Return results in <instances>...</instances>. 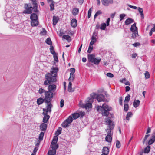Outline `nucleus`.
I'll return each instance as SVG.
<instances>
[{
	"label": "nucleus",
	"mask_w": 155,
	"mask_h": 155,
	"mask_svg": "<svg viewBox=\"0 0 155 155\" xmlns=\"http://www.w3.org/2000/svg\"><path fill=\"white\" fill-rule=\"evenodd\" d=\"M140 44L138 42L135 43L133 44V45L134 47H137V46H139L140 45Z\"/></svg>",
	"instance_id": "obj_63"
},
{
	"label": "nucleus",
	"mask_w": 155,
	"mask_h": 155,
	"mask_svg": "<svg viewBox=\"0 0 155 155\" xmlns=\"http://www.w3.org/2000/svg\"><path fill=\"white\" fill-rule=\"evenodd\" d=\"M102 14V12L101 10H98L96 12L94 16V19H95L99 15Z\"/></svg>",
	"instance_id": "obj_44"
},
{
	"label": "nucleus",
	"mask_w": 155,
	"mask_h": 155,
	"mask_svg": "<svg viewBox=\"0 0 155 155\" xmlns=\"http://www.w3.org/2000/svg\"><path fill=\"white\" fill-rule=\"evenodd\" d=\"M126 16L125 14H121L120 15V20L121 21Z\"/></svg>",
	"instance_id": "obj_50"
},
{
	"label": "nucleus",
	"mask_w": 155,
	"mask_h": 155,
	"mask_svg": "<svg viewBox=\"0 0 155 155\" xmlns=\"http://www.w3.org/2000/svg\"><path fill=\"white\" fill-rule=\"evenodd\" d=\"M123 98L122 97H120L119 98V103L121 105H122Z\"/></svg>",
	"instance_id": "obj_62"
},
{
	"label": "nucleus",
	"mask_w": 155,
	"mask_h": 155,
	"mask_svg": "<svg viewBox=\"0 0 155 155\" xmlns=\"http://www.w3.org/2000/svg\"><path fill=\"white\" fill-rule=\"evenodd\" d=\"M64 101L63 99H61V100L60 104V107H62L64 105Z\"/></svg>",
	"instance_id": "obj_56"
},
{
	"label": "nucleus",
	"mask_w": 155,
	"mask_h": 155,
	"mask_svg": "<svg viewBox=\"0 0 155 155\" xmlns=\"http://www.w3.org/2000/svg\"><path fill=\"white\" fill-rule=\"evenodd\" d=\"M56 153V150H51L48 151V154L49 155H54Z\"/></svg>",
	"instance_id": "obj_29"
},
{
	"label": "nucleus",
	"mask_w": 155,
	"mask_h": 155,
	"mask_svg": "<svg viewBox=\"0 0 155 155\" xmlns=\"http://www.w3.org/2000/svg\"><path fill=\"white\" fill-rule=\"evenodd\" d=\"M130 96L129 94H128L125 98L124 102L125 103H127L130 100Z\"/></svg>",
	"instance_id": "obj_40"
},
{
	"label": "nucleus",
	"mask_w": 155,
	"mask_h": 155,
	"mask_svg": "<svg viewBox=\"0 0 155 155\" xmlns=\"http://www.w3.org/2000/svg\"><path fill=\"white\" fill-rule=\"evenodd\" d=\"M88 59L89 62H91L92 63L94 62V60L95 58V55L94 54H88Z\"/></svg>",
	"instance_id": "obj_13"
},
{
	"label": "nucleus",
	"mask_w": 155,
	"mask_h": 155,
	"mask_svg": "<svg viewBox=\"0 0 155 155\" xmlns=\"http://www.w3.org/2000/svg\"><path fill=\"white\" fill-rule=\"evenodd\" d=\"M109 150L107 147H104L102 149V153L108 155L109 154Z\"/></svg>",
	"instance_id": "obj_15"
},
{
	"label": "nucleus",
	"mask_w": 155,
	"mask_h": 155,
	"mask_svg": "<svg viewBox=\"0 0 155 155\" xmlns=\"http://www.w3.org/2000/svg\"><path fill=\"white\" fill-rule=\"evenodd\" d=\"M75 70L74 68H72L70 69L71 73L70 74H74V73L75 72Z\"/></svg>",
	"instance_id": "obj_60"
},
{
	"label": "nucleus",
	"mask_w": 155,
	"mask_h": 155,
	"mask_svg": "<svg viewBox=\"0 0 155 155\" xmlns=\"http://www.w3.org/2000/svg\"><path fill=\"white\" fill-rule=\"evenodd\" d=\"M140 101L139 100H135L133 102V106L136 108L139 106L140 104Z\"/></svg>",
	"instance_id": "obj_20"
},
{
	"label": "nucleus",
	"mask_w": 155,
	"mask_h": 155,
	"mask_svg": "<svg viewBox=\"0 0 155 155\" xmlns=\"http://www.w3.org/2000/svg\"><path fill=\"white\" fill-rule=\"evenodd\" d=\"M105 122L106 124L108 125L109 129H107L106 130V131L107 133V134L110 135H111V130L113 129L114 127V125L112 123L110 117H107L105 119Z\"/></svg>",
	"instance_id": "obj_5"
},
{
	"label": "nucleus",
	"mask_w": 155,
	"mask_h": 155,
	"mask_svg": "<svg viewBox=\"0 0 155 155\" xmlns=\"http://www.w3.org/2000/svg\"><path fill=\"white\" fill-rule=\"evenodd\" d=\"M79 12V9L77 8H74L72 10V13L74 15H76Z\"/></svg>",
	"instance_id": "obj_30"
},
{
	"label": "nucleus",
	"mask_w": 155,
	"mask_h": 155,
	"mask_svg": "<svg viewBox=\"0 0 155 155\" xmlns=\"http://www.w3.org/2000/svg\"><path fill=\"white\" fill-rule=\"evenodd\" d=\"M38 22L37 20H33L31 21V25L32 27L36 26L38 25Z\"/></svg>",
	"instance_id": "obj_17"
},
{
	"label": "nucleus",
	"mask_w": 155,
	"mask_h": 155,
	"mask_svg": "<svg viewBox=\"0 0 155 155\" xmlns=\"http://www.w3.org/2000/svg\"><path fill=\"white\" fill-rule=\"evenodd\" d=\"M58 18L55 16H53V25H55L58 22Z\"/></svg>",
	"instance_id": "obj_31"
},
{
	"label": "nucleus",
	"mask_w": 155,
	"mask_h": 155,
	"mask_svg": "<svg viewBox=\"0 0 155 155\" xmlns=\"http://www.w3.org/2000/svg\"><path fill=\"white\" fill-rule=\"evenodd\" d=\"M134 20L131 18H128L125 21V24L128 25L130 24L133 23Z\"/></svg>",
	"instance_id": "obj_16"
},
{
	"label": "nucleus",
	"mask_w": 155,
	"mask_h": 155,
	"mask_svg": "<svg viewBox=\"0 0 155 155\" xmlns=\"http://www.w3.org/2000/svg\"><path fill=\"white\" fill-rule=\"evenodd\" d=\"M106 75L107 77L110 78H112L114 77L113 74L111 73H107Z\"/></svg>",
	"instance_id": "obj_55"
},
{
	"label": "nucleus",
	"mask_w": 155,
	"mask_h": 155,
	"mask_svg": "<svg viewBox=\"0 0 155 155\" xmlns=\"http://www.w3.org/2000/svg\"><path fill=\"white\" fill-rule=\"evenodd\" d=\"M53 56H54V60L56 62H58V57L57 56V54L54 55Z\"/></svg>",
	"instance_id": "obj_52"
},
{
	"label": "nucleus",
	"mask_w": 155,
	"mask_h": 155,
	"mask_svg": "<svg viewBox=\"0 0 155 155\" xmlns=\"http://www.w3.org/2000/svg\"><path fill=\"white\" fill-rule=\"evenodd\" d=\"M52 83L49 84L48 85V91L53 92V93L55 91L56 89V86L55 84H51Z\"/></svg>",
	"instance_id": "obj_10"
},
{
	"label": "nucleus",
	"mask_w": 155,
	"mask_h": 155,
	"mask_svg": "<svg viewBox=\"0 0 155 155\" xmlns=\"http://www.w3.org/2000/svg\"><path fill=\"white\" fill-rule=\"evenodd\" d=\"M150 149V147L149 145L147 146L144 149V153H148Z\"/></svg>",
	"instance_id": "obj_26"
},
{
	"label": "nucleus",
	"mask_w": 155,
	"mask_h": 155,
	"mask_svg": "<svg viewBox=\"0 0 155 155\" xmlns=\"http://www.w3.org/2000/svg\"><path fill=\"white\" fill-rule=\"evenodd\" d=\"M91 98L88 97V98H92L93 100L95 97L96 94L94 93H92L91 94Z\"/></svg>",
	"instance_id": "obj_53"
},
{
	"label": "nucleus",
	"mask_w": 155,
	"mask_h": 155,
	"mask_svg": "<svg viewBox=\"0 0 155 155\" xmlns=\"http://www.w3.org/2000/svg\"><path fill=\"white\" fill-rule=\"evenodd\" d=\"M138 10L142 18L143 19L144 18V15L143 13V9L142 8L140 7H138Z\"/></svg>",
	"instance_id": "obj_19"
},
{
	"label": "nucleus",
	"mask_w": 155,
	"mask_h": 155,
	"mask_svg": "<svg viewBox=\"0 0 155 155\" xmlns=\"http://www.w3.org/2000/svg\"><path fill=\"white\" fill-rule=\"evenodd\" d=\"M106 25H107L105 23L101 24V26L100 28L101 30H104L105 29Z\"/></svg>",
	"instance_id": "obj_42"
},
{
	"label": "nucleus",
	"mask_w": 155,
	"mask_h": 155,
	"mask_svg": "<svg viewBox=\"0 0 155 155\" xmlns=\"http://www.w3.org/2000/svg\"><path fill=\"white\" fill-rule=\"evenodd\" d=\"M101 60V59L100 58L97 59V58H95L93 63H94L95 64L98 65L99 64Z\"/></svg>",
	"instance_id": "obj_25"
},
{
	"label": "nucleus",
	"mask_w": 155,
	"mask_h": 155,
	"mask_svg": "<svg viewBox=\"0 0 155 155\" xmlns=\"http://www.w3.org/2000/svg\"><path fill=\"white\" fill-rule=\"evenodd\" d=\"M66 40L68 41H71V38L68 35H64L63 36V39Z\"/></svg>",
	"instance_id": "obj_27"
},
{
	"label": "nucleus",
	"mask_w": 155,
	"mask_h": 155,
	"mask_svg": "<svg viewBox=\"0 0 155 155\" xmlns=\"http://www.w3.org/2000/svg\"><path fill=\"white\" fill-rule=\"evenodd\" d=\"M38 93L39 94H42L43 93H44L45 94V92L46 91L44 89H42V88H40L38 90Z\"/></svg>",
	"instance_id": "obj_49"
},
{
	"label": "nucleus",
	"mask_w": 155,
	"mask_h": 155,
	"mask_svg": "<svg viewBox=\"0 0 155 155\" xmlns=\"http://www.w3.org/2000/svg\"><path fill=\"white\" fill-rule=\"evenodd\" d=\"M87 102L88 103L84 104V108H85L86 109L91 108L92 107V103L93 102L92 98H87Z\"/></svg>",
	"instance_id": "obj_7"
},
{
	"label": "nucleus",
	"mask_w": 155,
	"mask_h": 155,
	"mask_svg": "<svg viewBox=\"0 0 155 155\" xmlns=\"http://www.w3.org/2000/svg\"><path fill=\"white\" fill-rule=\"evenodd\" d=\"M44 135V133L43 132H41L40 133L39 135V141H41L43 139V137Z\"/></svg>",
	"instance_id": "obj_28"
},
{
	"label": "nucleus",
	"mask_w": 155,
	"mask_h": 155,
	"mask_svg": "<svg viewBox=\"0 0 155 155\" xmlns=\"http://www.w3.org/2000/svg\"><path fill=\"white\" fill-rule=\"evenodd\" d=\"M38 16L36 14L32 13L31 15L30 16V19L31 20H37L38 19Z\"/></svg>",
	"instance_id": "obj_23"
},
{
	"label": "nucleus",
	"mask_w": 155,
	"mask_h": 155,
	"mask_svg": "<svg viewBox=\"0 0 155 155\" xmlns=\"http://www.w3.org/2000/svg\"><path fill=\"white\" fill-rule=\"evenodd\" d=\"M73 119L72 117L70 116L67 119H66L65 120L68 122V123L70 124L71 122H72L73 120Z\"/></svg>",
	"instance_id": "obj_39"
},
{
	"label": "nucleus",
	"mask_w": 155,
	"mask_h": 155,
	"mask_svg": "<svg viewBox=\"0 0 155 155\" xmlns=\"http://www.w3.org/2000/svg\"><path fill=\"white\" fill-rule=\"evenodd\" d=\"M50 10L51 11L53 10L54 9V5L53 3H51L50 5Z\"/></svg>",
	"instance_id": "obj_58"
},
{
	"label": "nucleus",
	"mask_w": 155,
	"mask_h": 155,
	"mask_svg": "<svg viewBox=\"0 0 155 155\" xmlns=\"http://www.w3.org/2000/svg\"><path fill=\"white\" fill-rule=\"evenodd\" d=\"M44 102H45V98L43 99L40 97L37 99V103L38 105H40L42 104Z\"/></svg>",
	"instance_id": "obj_21"
},
{
	"label": "nucleus",
	"mask_w": 155,
	"mask_h": 155,
	"mask_svg": "<svg viewBox=\"0 0 155 155\" xmlns=\"http://www.w3.org/2000/svg\"><path fill=\"white\" fill-rule=\"evenodd\" d=\"M46 42L47 44L52 46L51 45H52V42L50 38H48L47 39L46 41Z\"/></svg>",
	"instance_id": "obj_43"
},
{
	"label": "nucleus",
	"mask_w": 155,
	"mask_h": 155,
	"mask_svg": "<svg viewBox=\"0 0 155 155\" xmlns=\"http://www.w3.org/2000/svg\"><path fill=\"white\" fill-rule=\"evenodd\" d=\"M92 11V7L91 8H90L88 10V18H90L91 16V14Z\"/></svg>",
	"instance_id": "obj_51"
},
{
	"label": "nucleus",
	"mask_w": 155,
	"mask_h": 155,
	"mask_svg": "<svg viewBox=\"0 0 155 155\" xmlns=\"http://www.w3.org/2000/svg\"><path fill=\"white\" fill-rule=\"evenodd\" d=\"M128 105L127 103H125L124 104V110L125 111H127L128 109Z\"/></svg>",
	"instance_id": "obj_46"
},
{
	"label": "nucleus",
	"mask_w": 155,
	"mask_h": 155,
	"mask_svg": "<svg viewBox=\"0 0 155 155\" xmlns=\"http://www.w3.org/2000/svg\"><path fill=\"white\" fill-rule=\"evenodd\" d=\"M72 116L73 118L74 119H75L79 117L80 116V114L78 113H74L72 114Z\"/></svg>",
	"instance_id": "obj_34"
},
{
	"label": "nucleus",
	"mask_w": 155,
	"mask_h": 155,
	"mask_svg": "<svg viewBox=\"0 0 155 155\" xmlns=\"http://www.w3.org/2000/svg\"><path fill=\"white\" fill-rule=\"evenodd\" d=\"M46 31L45 30L44 28H43L42 31L41 32L40 34L42 35H44L46 34Z\"/></svg>",
	"instance_id": "obj_57"
},
{
	"label": "nucleus",
	"mask_w": 155,
	"mask_h": 155,
	"mask_svg": "<svg viewBox=\"0 0 155 155\" xmlns=\"http://www.w3.org/2000/svg\"><path fill=\"white\" fill-rule=\"evenodd\" d=\"M101 3L103 5L105 6H108L110 4L113 3V0H101Z\"/></svg>",
	"instance_id": "obj_9"
},
{
	"label": "nucleus",
	"mask_w": 155,
	"mask_h": 155,
	"mask_svg": "<svg viewBox=\"0 0 155 155\" xmlns=\"http://www.w3.org/2000/svg\"><path fill=\"white\" fill-rule=\"evenodd\" d=\"M149 136H150L149 134L146 135L145 136L143 140V144H144L145 141L147 140V138L149 137Z\"/></svg>",
	"instance_id": "obj_59"
},
{
	"label": "nucleus",
	"mask_w": 155,
	"mask_h": 155,
	"mask_svg": "<svg viewBox=\"0 0 155 155\" xmlns=\"http://www.w3.org/2000/svg\"><path fill=\"white\" fill-rule=\"evenodd\" d=\"M62 128L61 127H59L55 133V135L58 136L61 133Z\"/></svg>",
	"instance_id": "obj_33"
},
{
	"label": "nucleus",
	"mask_w": 155,
	"mask_h": 155,
	"mask_svg": "<svg viewBox=\"0 0 155 155\" xmlns=\"http://www.w3.org/2000/svg\"><path fill=\"white\" fill-rule=\"evenodd\" d=\"M47 128V125L45 123L42 124L40 126V128L41 131H45Z\"/></svg>",
	"instance_id": "obj_18"
},
{
	"label": "nucleus",
	"mask_w": 155,
	"mask_h": 155,
	"mask_svg": "<svg viewBox=\"0 0 155 155\" xmlns=\"http://www.w3.org/2000/svg\"><path fill=\"white\" fill-rule=\"evenodd\" d=\"M51 146L52 150H56L58 147V145L56 144H51Z\"/></svg>",
	"instance_id": "obj_36"
},
{
	"label": "nucleus",
	"mask_w": 155,
	"mask_h": 155,
	"mask_svg": "<svg viewBox=\"0 0 155 155\" xmlns=\"http://www.w3.org/2000/svg\"><path fill=\"white\" fill-rule=\"evenodd\" d=\"M97 99L99 102L104 101V97L102 94H98L97 96Z\"/></svg>",
	"instance_id": "obj_12"
},
{
	"label": "nucleus",
	"mask_w": 155,
	"mask_h": 155,
	"mask_svg": "<svg viewBox=\"0 0 155 155\" xmlns=\"http://www.w3.org/2000/svg\"><path fill=\"white\" fill-rule=\"evenodd\" d=\"M92 45H90V44L88 48V49L87 51V52L88 53H90L92 51L93 49V46Z\"/></svg>",
	"instance_id": "obj_41"
},
{
	"label": "nucleus",
	"mask_w": 155,
	"mask_h": 155,
	"mask_svg": "<svg viewBox=\"0 0 155 155\" xmlns=\"http://www.w3.org/2000/svg\"><path fill=\"white\" fill-rule=\"evenodd\" d=\"M50 50L51 53L53 54L54 55L55 54H57V53H56L54 50V47L52 46H50Z\"/></svg>",
	"instance_id": "obj_35"
},
{
	"label": "nucleus",
	"mask_w": 155,
	"mask_h": 155,
	"mask_svg": "<svg viewBox=\"0 0 155 155\" xmlns=\"http://www.w3.org/2000/svg\"><path fill=\"white\" fill-rule=\"evenodd\" d=\"M120 143L118 141H117L116 143V147L117 148H119L120 147Z\"/></svg>",
	"instance_id": "obj_54"
},
{
	"label": "nucleus",
	"mask_w": 155,
	"mask_h": 155,
	"mask_svg": "<svg viewBox=\"0 0 155 155\" xmlns=\"http://www.w3.org/2000/svg\"><path fill=\"white\" fill-rule=\"evenodd\" d=\"M85 104H83L81 101H80L79 103V106L82 108H84Z\"/></svg>",
	"instance_id": "obj_61"
},
{
	"label": "nucleus",
	"mask_w": 155,
	"mask_h": 155,
	"mask_svg": "<svg viewBox=\"0 0 155 155\" xmlns=\"http://www.w3.org/2000/svg\"><path fill=\"white\" fill-rule=\"evenodd\" d=\"M136 23H134L131 26L130 28V31L133 32L132 37L134 38L138 36L137 31V28L136 26Z\"/></svg>",
	"instance_id": "obj_6"
},
{
	"label": "nucleus",
	"mask_w": 155,
	"mask_h": 155,
	"mask_svg": "<svg viewBox=\"0 0 155 155\" xmlns=\"http://www.w3.org/2000/svg\"><path fill=\"white\" fill-rule=\"evenodd\" d=\"M133 114L132 112H130L127 113L126 115V119L127 120H129L130 117H131L132 116Z\"/></svg>",
	"instance_id": "obj_32"
},
{
	"label": "nucleus",
	"mask_w": 155,
	"mask_h": 155,
	"mask_svg": "<svg viewBox=\"0 0 155 155\" xmlns=\"http://www.w3.org/2000/svg\"><path fill=\"white\" fill-rule=\"evenodd\" d=\"M106 141L108 142H111L112 140V137L111 135L107 134L105 137Z\"/></svg>",
	"instance_id": "obj_22"
},
{
	"label": "nucleus",
	"mask_w": 155,
	"mask_h": 155,
	"mask_svg": "<svg viewBox=\"0 0 155 155\" xmlns=\"http://www.w3.org/2000/svg\"><path fill=\"white\" fill-rule=\"evenodd\" d=\"M72 83L70 81L69 82V83L68 85V91L69 92H71V91H74V90L72 89Z\"/></svg>",
	"instance_id": "obj_24"
},
{
	"label": "nucleus",
	"mask_w": 155,
	"mask_h": 155,
	"mask_svg": "<svg viewBox=\"0 0 155 155\" xmlns=\"http://www.w3.org/2000/svg\"><path fill=\"white\" fill-rule=\"evenodd\" d=\"M97 111L100 112L103 116H108L109 112L112 110V107L107 104L104 103L102 106H97Z\"/></svg>",
	"instance_id": "obj_2"
},
{
	"label": "nucleus",
	"mask_w": 155,
	"mask_h": 155,
	"mask_svg": "<svg viewBox=\"0 0 155 155\" xmlns=\"http://www.w3.org/2000/svg\"><path fill=\"white\" fill-rule=\"evenodd\" d=\"M25 10L24 12V13L25 14H30L32 13V7L28 4L25 5Z\"/></svg>",
	"instance_id": "obj_8"
},
{
	"label": "nucleus",
	"mask_w": 155,
	"mask_h": 155,
	"mask_svg": "<svg viewBox=\"0 0 155 155\" xmlns=\"http://www.w3.org/2000/svg\"><path fill=\"white\" fill-rule=\"evenodd\" d=\"M155 141V140L152 137V138L150 139L148 142V144L150 145L152 144Z\"/></svg>",
	"instance_id": "obj_45"
},
{
	"label": "nucleus",
	"mask_w": 155,
	"mask_h": 155,
	"mask_svg": "<svg viewBox=\"0 0 155 155\" xmlns=\"http://www.w3.org/2000/svg\"><path fill=\"white\" fill-rule=\"evenodd\" d=\"M145 78L146 79H148L150 77V75L149 73L147 71H146L144 74Z\"/></svg>",
	"instance_id": "obj_48"
},
{
	"label": "nucleus",
	"mask_w": 155,
	"mask_h": 155,
	"mask_svg": "<svg viewBox=\"0 0 155 155\" xmlns=\"http://www.w3.org/2000/svg\"><path fill=\"white\" fill-rule=\"evenodd\" d=\"M58 70V68L57 67H53L51 68L50 73H47L45 74V78L46 80L44 82V85H48L49 84L53 83L56 81V78Z\"/></svg>",
	"instance_id": "obj_1"
},
{
	"label": "nucleus",
	"mask_w": 155,
	"mask_h": 155,
	"mask_svg": "<svg viewBox=\"0 0 155 155\" xmlns=\"http://www.w3.org/2000/svg\"><path fill=\"white\" fill-rule=\"evenodd\" d=\"M52 106L53 105L51 104L47 105L46 108H43V112L42 114L44 116L43 119V122L45 123H47L50 118V116L48 114V113L50 114L51 113Z\"/></svg>",
	"instance_id": "obj_3"
},
{
	"label": "nucleus",
	"mask_w": 155,
	"mask_h": 155,
	"mask_svg": "<svg viewBox=\"0 0 155 155\" xmlns=\"http://www.w3.org/2000/svg\"><path fill=\"white\" fill-rule=\"evenodd\" d=\"M97 34L95 32H94L91 37V40L90 43V45H93L96 42L97 40L96 37L97 36Z\"/></svg>",
	"instance_id": "obj_11"
},
{
	"label": "nucleus",
	"mask_w": 155,
	"mask_h": 155,
	"mask_svg": "<svg viewBox=\"0 0 155 155\" xmlns=\"http://www.w3.org/2000/svg\"><path fill=\"white\" fill-rule=\"evenodd\" d=\"M74 78V74H70V77L68 79V81L70 82L72 81Z\"/></svg>",
	"instance_id": "obj_37"
},
{
	"label": "nucleus",
	"mask_w": 155,
	"mask_h": 155,
	"mask_svg": "<svg viewBox=\"0 0 155 155\" xmlns=\"http://www.w3.org/2000/svg\"><path fill=\"white\" fill-rule=\"evenodd\" d=\"M68 122H67L66 120H65L62 124V126L64 127H66L68 125Z\"/></svg>",
	"instance_id": "obj_47"
},
{
	"label": "nucleus",
	"mask_w": 155,
	"mask_h": 155,
	"mask_svg": "<svg viewBox=\"0 0 155 155\" xmlns=\"http://www.w3.org/2000/svg\"><path fill=\"white\" fill-rule=\"evenodd\" d=\"M128 6L130 8L134 9H136L137 8V7L135 6H133L130 5H128Z\"/></svg>",
	"instance_id": "obj_64"
},
{
	"label": "nucleus",
	"mask_w": 155,
	"mask_h": 155,
	"mask_svg": "<svg viewBox=\"0 0 155 155\" xmlns=\"http://www.w3.org/2000/svg\"><path fill=\"white\" fill-rule=\"evenodd\" d=\"M77 22L76 19L74 18L71 20V25L72 27L74 28H75L77 26Z\"/></svg>",
	"instance_id": "obj_14"
},
{
	"label": "nucleus",
	"mask_w": 155,
	"mask_h": 155,
	"mask_svg": "<svg viewBox=\"0 0 155 155\" xmlns=\"http://www.w3.org/2000/svg\"><path fill=\"white\" fill-rule=\"evenodd\" d=\"M45 102L47 104V105L51 104L52 105L51 101L54 96V93H53V92L46 91L45 92Z\"/></svg>",
	"instance_id": "obj_4"
},
{
	"label": "nucleus",
	"mask_w": 155,
	"mask_h": 155,
	"mask_svg": "<svg viewBox=\"0 0 155 155\" xmlns=\"http://www.w3.org/2000/svg\"><path fill=\"white\" fill-rule=\"evenodd\" d=\"M58 138L57 136H54L51 143V144H56L58 141Z\"/></svg>",
	"instance_id": "obj_38"
}]
</instances>
